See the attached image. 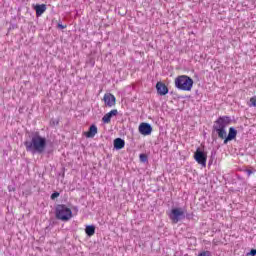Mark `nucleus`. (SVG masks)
<instances>
[{
  "label": "nucleus",
  "mask_w": 256,
  "mask_h": 256,
  "mask_svg": "<svg viewBox=\"0 0 256 256\" xmlns=\"http://www.w3.org/2000/svg\"><path fill=\"white\" fill-rule=\"evenodd\" d=\"M24 147L28 153L32 155H41L47 149V138L39 135V132L34 133L30 140L24 142Z\"/></svg>",
  "instance_id": "nucleus-1"
},
{
  "label": "nucleus",
  "mask_w": 256,
  "mask_h": 256,
  "mask_svg": "<svg viewBox=\"0 0 256 256\" xmlns=\"http://www.w3.org/2000/svg\"><path fill=\"white\" fill-rule=\"evenodd\" d=\"M231 124V117L220 116L212 126V133H216L219 139H224L227 137V127Z\"/></svg>",
  "instance_id": "nucleus-2"
},
{
  "label": "nucleus",
  "mask_w": 256,
  "mask_h": 256,
  "mask_svg": "<svg viewBox=\"0 0 256 256\" xmlns=\"http://www.w3.org/2000/svg\"><path fill=\"white\" fill-rule=\"evenodd\" d=\"M55 215L59 221H70L73 218V211L65 204H58L55 208Z\"/></svg>",
  "instance_id": "nucleus-3"
},
{
  "label": "nucleus",
  "mask_w": 256,
  "mask_h": 256,
  "mask_svg": "<svg viewBox=\"0 0 256 256\" xmlns=\"http://www.w3.org/2000/svg\"><path fill=\"white\" fill-rule=\"evenodd\" d=\"M175 87L180 91H191L193 89V80L187 75L178 76L175 79Z\"/></svg>",
  "instance_id": "nucleus-4"
},
{
  "label": "nucleus",
  "mask_w": 256,
  "mask_h": 256,
  "mask_svg": "<svg viewBox=\"0 0 256 256\" xmlns=\"http://www.w3.org/2000/svg\"><path fill=\"white\" fill-rule=\"evenodd\" d=\"M168 217L172 223L177 224L179 221L185 219V210L183 208H173L168 214Z\"/></svg>",
  "instance_id": "nucleus-5"
},
{
  "label": "nucleus",
  "mask_w": 256,
  "mask_h": 256,
  "mask_svg": "<svg viewBox=\"0 0 256 256\" xmlns=\"http://www.w3.org/2000/svg\"><path fill=\"white\" fill-rule=\"evenodd\" d=\"M194 159L201 165L202 167H207V152L202 150L201 148H197L196 152L194 153Z\"/></svg>",
  "instance_id": "nucleus-6"
},
{
  "label": "nucleus",
  "mask_w": 256,
  "mask_h": 256,
  "mask_svg": "<svg viewBox=\"0 0 256 256\" xmlns=\"http://www.w3.org/2000/svg\"><path fill=\"white\" fill-rule=\"evenodd\" d=\"M152 131L153 127H151L149 123H142L139 126V133H141V135H151Z\"/></svg>",
  "instance_id": "nucleus-7"
},
{
  "label": "nucleus",
  "mask_w": 256,
  "mask_h": 256,
  "mask_svg": "<svg viewBox=\"0 0 256 256\" xmlns=\"http://www.w3.org/2000/svg\"><path fill=\"white\" fill-rule=\"evenodd\" d=\"M117 99L115 98V95L108 93L104 95V103L107 107H114Z\"/></svg>",
  "instance_id": "nucleus-8"
},
{
  "label": "nucleus",
  "mask_w": 256,
  "mask_h": 256,
  "mask_svg": "<svg viewBox=\"0 0 256 256\" xmlns=\"http://www.w3.org/2000/svg\"><path fill=\"white\" fill-rule=\"evenodd\" d=\"M156 91L158 95L164 96L167 95V93H169V88H167V85H165V83L157 82Z\"/></svg>",
  "instance_id": "nucleus-9"
},
{
  "label": "nucleus",
  "mask_w": 256,
  "mask_h": 256,
  "mask_svg": "<svg viewBox=\"0 0 256 256\" xmlns=\"http://www.w3.org/2000/svg\"><path fill=\"white\" fill-rule=\"evenodd\" d=\"M237 138V130L234 127L229 128L228 135L224 138V145H227L228 141H233V139Z\"/></svg>",
  "instance_id": "nucleus-10"
},
{
  "label": "nucleus",
  "mask_w": 256,
  "mask_h": 256,
  "mask_svg": "<svg viewBox=\"0 0 256 256\" xmlns=\"http://www.w3.org/2000/svg\"><path fill=\"white\" fill-rule=\"evenodd\" d=\"M119 112L117 111V109L111 110L110 112H108L107 114H105L102 118L103 123H111V118L117 116Z\"/></svg>",
  "instance_id": "nucleus-11"
},
{
  "label": "nucleus",
  "mask_w": 256,
  "mask_h": 256,
  "mask_svg": "<svg viewBox=\"0 0 256 256\" xmlns=\"http://www.w3.org/2000/svg\"><path fill=\"white\" fill-rule=\"evenodd\" d=\"M97 126L95 124H92L90 127H89V130L88 132H85L84 135L85 137H87V139H93V137H95V135H97Z\"/></svg>",
  "instance_id": "nucleus-12"
},
{
  "label": "nucleus",
  "mask_w": 256,
  "mask_h": 256,
  "mask_svg": "<svg viewBox=\"0 0 256 256\" xmlns=\"http://www.w3.org/2000/svg\"><path fill=\"white\" fill-rule=\"evenodd\" d=\"M34 9L36 11V17H41V15L47 11V5L37 4Z\"/></svg>",
  "instance_id": "nucleus-13"
},
{
  "label": "nucleus",
  "mask_w": 256,
  "mask_h": 256,
  "mask_svg": "<svg viewBox=\"0 0 256 256\" xmlns=\"http://www.w3.org/2000/svg\"><path fill=\"white\" fill-rule=\"evenodd\" d=\"M124 147H125V140L121 138H116L114 140V149H116V151H120V149H123Z\"/></svg>",
  "instance_id": "nucleus-14"
},
{
  "label": "nucleus",
  "mask_w": 256,
  "mask_h": 256,
  "mask_svg": "<svg viewBox=\"0 0 256 256\" xmlns=\"http://www.w3.org/2000/svg\"><path fill=\"white\" fill-rule=\"evenodd\" d=\"M85 233L88 237H93L95 235V225L86 226Z\"/></svg>",
  "instance_id": "nucleus-15"
},
{
  "label": "nucleus",
  "mask_w": 256,
  "mask_h": 256,
  "mask_svg": "<svg viewBox=\"0 0 256 256\" xmlns=\"http://www.w3.org/2000/svg\"><path fill=\"white\" fill-rule=\"evenodd\" d=\"M140 161L141 163H147L148 158H147V154H140Z\"/></svg>",
  "instance_id": "nucleus-16"
},
{
  "label": "nucleus",
  "mask_w": 256,
  "mask_h": 256,
  "mask_svg": "<svg viewBox=\"0 0 256 256\" xmlns=\"http://www.w3.org/2000/svg\"><path fill=\"white\" fill-rule=\"evenodd\" d=\"M198 256H213V255L211 254V251L206 250V251L200 252Z\"/></svg>",
  "instance_id": "nucleus-17"
},
{
  "label": "nucleus",
  "mask_w": 256,
  "mask_h": 256,
  "mask_svg": "<svg viewBox=\"0 0 256 256\" xmlns=\"http://www.w3.org/2000/svg\"><path fill=\"white\" fill-rule=\"evenodd\" d=\"M250 107H256V96L250 98Z\"/></svg>",
  "instance_id": "nucleus-18"
},
{
  "label": "nucleus",
  "mask_w": 256,
  "mask_h": 256,
  "mask_svg": "<svg viewBox=\"0 0 256 256\" xmlns=\"http://www.w3.org/2000/svg\"><path fill=\"white\" fill-rule=\"evenodd\" d=\"M57 197H59V192H54V193L51 194V199L52 200L57 199Z\"/></svg>",
  "instance_id": "nucleus-19"
},
{
  "label": "nucleus",
  "mask_w": 256,
  "mask_h": 256,
  "mask_svg": "<svg viewBox=\"0 0 256 256\" xmlns=\"http://www.w3.org/2000/svg\"><path fill=\"white\" fill-rule=\"evenodd\" d=\"M245 173H247L248 177H251V175H253V171L251 169H246Z\"/></svg>",
  "instance_id": "nucleus-20"
},
{
  "label": "nucleus",
  "mask_w": 256,
  "mask_h": 256,
  "mask_svg": "<svg viewBox=\"0 0 256 256\" xmlns=\"http://www.w3.org/2000/svg\"><path fill=\"white\" fill-rule=\"evenodd\" d=\"M247 255L255 256L256 255V249H251L250 252Z\"/></svg>",
  "instance_id": "nucleus-21"
},
{
  "label": "nucleus",
  "mask_w": 256,
  "mask_h": 256,
  "mask_svg": "<svg viewBox=\"0 0 256 256\" xmlns=\"http://www.w3.org/2000/svg\"><path fill=\"white\" fill-rule=\"evenodd\" d=\"M58 29H67V25H63L61 23H58Z\"/></svg>",
  "instance_id": "nucleus-22"
},
{
  "label": "nucleus",
  "mask_w": 256,
  "mask_h": 256,
  "mask_svg": "<svg viewBox=\"0 0 256 256\" xmlns=\"http://www.w3.org/2000/svg\"><path fill=\"white\" fill-rule=\"evenodd\" d=\"M73 211H76V213H77V211H79V207L74 206V207H73Z\"/></svg>",
  "instance_id": "nucleus-23"
}]
</instances>
